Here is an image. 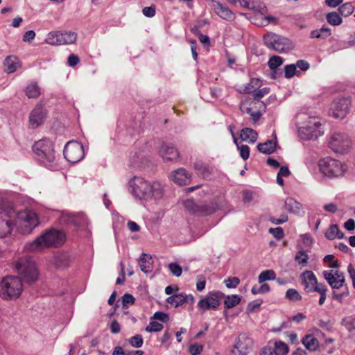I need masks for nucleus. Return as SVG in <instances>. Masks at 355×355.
<instances>
[{
    "label": "nucleus",
    "mask_w": 355,
    "mask_h": 355,
    "mask_svg": "<svg viewBox=\"0 0 355 355\" xmlns=\"http://www.w3.org/2000/svg\"><path fill=\"white\" fill-rule=\"evenodd\" d=\"M240 152V156L243 160H247L250 156V148L247 145L237 146Z\"/></svg>",
    "instance_id": "13d9d810"
},
{
    "label": "nucleus",
    "mask_w": 355,
    "mask_h": 355,
    "mask_svg": "<svg viewBox=\"0 0 355 355\" xmlns=\"http://www.w3.org/2000/svg\"><path fill=\"white\" fill-rule=\"evenodd\" d=\"M194 168L200 175H203L204 177H207L212 173L213 171L211 168L205 165L201 162L195 163Z\"/></svg>",
    "instance_id": "58836bf2"
},
{
    "label": "nucleus",
    "mask_w": 355,
    "mask_h": 355,
    "mask_svg": "<svg viewBox=\"0 0 355 355\" xmlns=\"http://www.w3.org/2000/svg\"><path fill=\"white\" fill-rule=\"evenodd\" d=\"M301 73L297 70L296 65L291 64L284 67V77L286 78H291L295 75L299 76Z\"/></svg>",
    "instance_id": "79ce46f5"
},
{
    "label": "nucleus",
    "mask_w": 355,
    "mask_h": 355,
    "mask_svg": "<svg viewBox=\"0 0 355 355\" xmlns=\"http://www.w3.org/2000/svg\"><path fill=\"white\" fill-rule=\"evenodd\" d=\"M275 277V273L272 270H266L259 274L258 282L259 284H262L267 280H274Z\"/></svg>",
    "instance_id": "c03bdc74"
},
{
    "label": "nucleus",
    "mask_w": 355,
    "mask_h": 355,
    "mask_svg": "<svg viewBox=\"0 0 355 355\" xmlns=\"http://www.w3.org/2000/svg\"><path fill=\"white\" fill-rule=\"evenodd\" d=\"M74 214L62 211L60 216V221L62 223L67 225H72L74 218Z\"/></svg>",
    "instance_id": "864d4df0"
},
{
    "label": "nucleus",
    "mask_w": 355,
    "mask_h": 355,
    "mask_svg": "<svg viewBox=\"0 0 355 355\" xmlns=\"http://www.w3.org/2000/svg\"><path fill=\"white\" fill-rule=\"evenodd\" d=\"M214 10L223 19H230L232 18L233 15L231 10L219 3L214 6Z\"/></svg>",
    "instance_id": "2f4dec72"
},
{
    "label": "nucleus",
    "mask_w": 355,
    "mask_h": 355,
    "mask_svg": "<svg viewBox=\"0 0 355 355\" xmlns=\"http://www.w3.org/2000/svg\"><path fill=\"white\" fill-rule=\"evenodd\" d=\"M73 225L80 227L87 224V218L83 213H77L73 215Z\"/></svg>",
    "instance_id": "de8ad7c7"
},
{
    "label": "nucleus",
    "mask_w": 355,
    "mask_h": 355,
    "mask_svg": "<svg viewBox=\"0 0 355 355\" xmlns=\"http://www.w3.org/2000/svg\"><path fill=\"white\" fill-rule=\"evenodd\" d=\"M285 209L289 212L299 213L301 209V205L293 198H288L285 200Z\"/></svg>",
    "instance_id": "72a5a7b5"
},
{
    "label": "nucleus",
    "mask_w": 355,
    "mask_h": 355,
    "mask_svg": "<svg viewBox=\"0 0 355 355\" xmlns=\"http://www.w3.org/2000/svg\"><path fill=\"white\" fill-rule=\"evenodd\" d=\"M241 302V297L237 295H227L225 300L224 304L226 309L232 308Z\"/></svg>",
    "instance_id": "a19ab883"
},
{
    "label": "nucleus",
    "mask_w": 355,
    "mask_h": 355,
    "mask_svg": "<svg viewBox=\"0 0 355 355\" xmlns=\"http://www.w3.org/2000/svg\"><path fill=\"white\" fill-rule=\"evenodd\" d=\"M65 241L66 235L63 231L52 228L45 231L33 241L26 243L25 248L29 252L41 251L46 248H59Z\"/></svg>",
    "instance_id": "f03ea898"
},
{
    "label": "nucleus",
    "mask_w": 355,
    "mask_h": 355,
    "mask_svg": "<svg viewBox=\"0 0 355 355\" xmlns=\"http://www.w3.org/2000/svg\"><path fill=\"white\" fill-rule=\"evenodd\" d=\"M269 291L270 286L268 284H263L261 286L259 287L254 286L251 289V292L254 295L266 293L269 292Z\"/></svg>",
    "instance_id": "3c124183"
},
{
    "label": "nucleus",
    "mask_w": 355,
    "mask_h": 355,
    "mask_svg": "<svg viewBox=\"0 0 355 355\" xmlns=\"http://www.w3.org/2000/svg\"><path fill=\"white\" fill-rule=\"evenodd\" d=\"M171 179L177 184L185 185L190 182L191 175L184 168H180L173 173Z\"/></svg>",
    "instance_id": "4be33fe9"
},
{
    "label": "nucleus",
    "mask_w": 355,
    "mask_h": 355,
    "mask_svg": "<svg viewBox=\"0 0 355 355\" xmlns=\"http://www.w3.org/2000/svg\"><path fill=\"white\" fill-rule=\"evenodd\" d=\"M318 167L322 173L329 178H337L344 175L346 168L338 160L325 157L318 162Z\"/></svg>",
    "instance_id": "6e6552de"
},
{
    "label": "nucleus",
    "mask_w": 355,
    "mask_h": 355,
    "mask_svg": "<svg viewBox=\"0 0 355 355\" xmlns=\"http://www.w3.org/2000/svg\"><path fill=\"white\" fill-rule=\"evenodd\" d=\"M302 284L304 286V290L309 293L311 288L309 284L311 283V271L306 270L301 275Z\"/></svg>",
    "instance_id": "09e8293b"
},
{
    "label": "nucleus",
    "mask_w": 355,
    "mask_h": 355,
    "mask_svg": "<svg viewBox=\"0 0 355 355\" xmlns=\"http://www.w3.org/2000/svg\"><path fill=\"white\" fill-rule=\"evenodd\" d=\"M47 116V111L44 106L38 103L29 114V127L35 129L43 124Z\"/></svg>",
    "instance_id": "2eb2a0df"
},
{
    "label": "nucleus",
    "mask_w": 355,
    "mask_h": 355,
    "mask_svg": "<svg viewBox=\"0 0 355 355\" xmlns=\"http://www.w3.org/2000/svg\"><path fill=\"white\" fill-rule=\"evenodd\" d=\"M297 248L298 251L295 256V261L299 264L306 263L309 257L308 254L304 251V246L300 242H297Z\"/></svg>",
    "instance_id": "c756f323"
},
{
    "label": "nucleus",
    "mask_w": 355,
    "mask_h": 355,
    "mask_svg": "<svg viewBox=\"0 0 355 355\" xmlns=\"http://www.w3.org/2000/svg\"><path fill=\"white\" fill-rule=\"evenodd\" d=\"M269 232L271 233L275 238L280 239L284 236V231L282 227L270 228Z\"/></svg>",
    "instance_id": "338daca9"
},
{
    "label": "nucleus",
    "mask_w": 355,
    "mask_h": 355,
    "mask_svg": "<svg viewBox=\"0 0 355 355\" xmlns=\"http://www.w3.org/2000/svg\"><path fill=\"white\" fill-rule=\"evenodd\" d=\"M62 45L73 44L77 39V34L74 32L61 33Z\"/></svg>",
    "instance_id": "ea45409f"
},
{
    "label": "nucleus",
    "mask_w": 355,
    "mask_h": 355,
    "mask_svg": "<svg viewBox=\"0 0 355 355\" xmlns=\"http://www.w3.org/2000/svg\"><path fill=\"white\" fill-rule=\"evenodd\" d=\"M261 86V80L259 78H252L250 83L241 87L239 92L243 94L253 93L257 88Z\"/></svg>",
    "instance_id": "393cba45"
},
{
    "label": "nucleus",
    "mask_w": 355,
    "mask_h": 355,
    "mask_svg": "<svg viewBox=\"0 0 355 355\" xmlns=\"http://www.w3.org/2000/svg\"><path fill=\"white\" fill-rule=\"evenodd\" d=\"M274 140H267L264 143H260L257 145L258 150L266 155L272 154L275 152L277 144V139L275 132L272 134Z\"/></svg>",
    "instance_id": "5701e85b"
},
{
    "label": "nucleus",
    "mask_w": 355,
    "mask_h": 355,
    "mask_svg": "<svg viewBox=\"0 0 355 355\" xmlns=\"http://www.w3.org/2000/svg\"><path fill=\"white\" fill-rule=\"evenodd\" d=\"M132 195L139 200H159L164 196V189L158 182L149 183L141 177H134L130 182Z\"/></svg>",
    "instance_id": "f257e3e1"
},
{
    "label": "nucleus",
    "mask_w": 355,
    "mask_h": 355,
    "mask_svg": "<svg viewBox=\"0 0 355 355\" xmlns=\"http://www.w3.org/2000/svg\"><path fill=\"white\" fill-rule=\"evenodd\" d=\"M224 294L220 291L209 292L198 302L197 306L202 313L209 309H216L220 304Z\"/></svg>",
    "instance_id": "9b49d317"
},
{
    "label": "nucleus",
    "mask_w": 355,
    "mask_h": 355,
    "mask_svg": "<svg viewBox=\"0 0 355 355\" xmlns=\"http://www.w3.org/2000/svg\"><path fill=\"white\" fill-rule=\"evenodd\" d=\"M354 11V7L351 3H346L343 4L339 8V12L341 15L344 17L349 16Z\"/></svg>",
    "instance_id": "8fccbe9b"
},
{
    "label": "nucleus",
    "mask_w": 355,
    "mask_h": 355,
    "mask_svg": "<svg viewBox=\"0 0 355 355\" xmlns=\"http://www.w3.org/2000/svg\"><path fill=\"white\" fill-rule=\"evenodd\" d=\"M203 349L202 345L193 344L189 347V352L191 355H198Z\"/></svg>",
    "instance_id": "69168bd1"
},
{
    "label": "nucleus",
    "mask_w": 355,
    "mask_h": 355,
    "mask_svg": "<svg viewBox=\"0 0 355 355\" xmlns=\"http://www.w3.org/2000/svg\"><path fill=\"white\" fill-rule=\"evenodd\" d=\"M152 258L150 255L142 253L139 259L140 269L144 273H148L152 270Z\"/></svg>",
    "instance_id": "a878e982"
},
{
    "label": "nucleus",
    "mask_w": 355,
    "mask_h": 355,
    "mask_svg": "<svg viewBox=\"0 0 355 355\" xmlns=\"http://www.w3.org/2000/svg\"><path fill=\"white\" fill-rule=\"evenodd\" d=\"M311 116L305 114H298L297 116V125L298 126V135L301 140L309 141L311 136V130L309 126Z\"/></svg>",
    "instance_id": "f3484780"
},
{
    "label": "nucleus",
    "mask_w": 355,
    "mask_h": 355,
    "mask_svg": "<svg viewBox=\"0 0 355 355\" xmlns=\"http://www.w3.org/2000/svg\"><path fill=\"white\" fill-rule=\"evenodd\" d=\"M129 343L134 347H140L144 342L141 335H136L130 338Z\"/></svg>",
    "instance_id": "4d7b16f0"
},
{
    "label": "nucleus",
    "mask_w": 355,
    "mask_h": 355,
    "mask_svg": "<svg viewBox=\"0 0 355 355\" xmlns=\"http://www.w3.org/2000/svg\"><path fill=\"white\" fill-rule=\"evenodd\" d=\"M341 324L344 326L349 332L353 333L355 331V325L352 319L344 318L341 322Z\"/></svg>",
    "instance_id": "bf43d9fd"
},
{
    "label": "nucleus",
    "mask_w": 355,
    "mask_h": 355,
    "mask_svg": "<svg viewBox=\"0 0 355 355\" xmlns=\"http://www.w3.org/2000/svg\"><path fill=\"white\" fill-rule=\"evenodd\" d=\"M168 269L171 273L176 277H180L182 272L180 266L176 263H171L168 265Z\"/></svg>",
    "instance_id": "6e6d98bb"
},
{
    "label": "nucleus",
    "mask_w": 355,
    "mask_h": 355,
    "mask_svg": "<svg viewBox=\"0 0 355 355\" xmlns=\"http://www.w3.org/2000/svg\"><path fill=\"white\" fill-rule=\"evenodd\" d=\"M33 150L37 161L46 167H53L56 162L54 147L51 140L43 139L35 143Z\"/></svg>",
    "instance_id": "7ed1b4c3"
},
{
    "label": "nucleus",
    "mask_w": 355,
    "mask_h": 355,
    "mask_svg": "<svg viewBox=\"0 0 355 355\" xmlns=\"http://www.w3.org/2000/svg\"><path fill=\"white\" fill-rule=\"evenodd\" d=\"M164 326L155 321H151L150 324L146 327V331L148 332H158L162 330Z\"/></svg>",
    "instance_id": "603ef678"
},
{
    "label": "nucleus",
    "mask_w": 355,
    "mask_h": 355,
    "mask_svg": "<svg viewBox=\"0 0 355 355\" xmlns=\"http://www.w3.org/2000/svg\"><path fill=\"white\" fill-rule=\"evenodd\" d=\"M283 61L284 60L282 58L278 55H273L269 59L268 65L271 70L275 71L278 67L281 66L283 64ZM275 74L276 71H274L272 77L275 78Z\"/></svg>",
    "instance_id": "e433bc0d"
},
{
    "label": "nucleus",
    "mask_w": 355,
    "mask_h": 355,
    "mask_svg": "<svg viewBox=\"0 0 355 355\" xmlns=\"http://www.w3.org/2000/svg\"><path fill=\"white\" fill-rule=\"evenodd\" d=\"M351 99L349 97L335 98L331 103L329 114L335 119H343L349 113Z\"/></svg>",
    "instance_id": "9d476101"
},
{
    "label": "nucleus",
    "mask_w": 355,
    "mask_h": 355,
    "mask_svg": "<svg viewBox=\"0 0 355 355\" xmlns=\"http://www.w3.org/2000/svg\"><path fill=\"white\" fill-rule=\"evenodd\" d=\"M325 237L329 240L335 239H342L344 238V234L340 231L338 225H331L325 232Z\"/></svg>",
    "instance_id": "cd10ccee"
},
{
    "label": "nucleus",
    "mask_w": 355,
    "mask_h": 355,
    "mask_svg": "<svg viewBox=\"0 0 355 355\" xmlns=\"http://www.w3.org/2000/svg\"><path fill=\"white\" fill-rule=\"evenodd\" d=\"M65 159L71 163H77L84 157V149L80 143L69 141L63 151Z\"/></svg>",
    "instance_id": "ddd939ff"
},
{
    "label": "nucleus",
    "mask_w": 355,
    "mask_h": 355,
    "mask_svg": "<svg viewBox=\"0 0 355 355\" xmlns=\"http://www.w3.org/2000/svg\"><path fill=\"white\" fill-rule=\"evenodd\" d=\"M4 66L7 72L12 73L15 71L19 66V60L15 56H8L4 60Z\"/></svg>",
    "instance_id": "7c9ffc66"
},
{
    "label": "nucleus",
    "mask_w": 355,
    "mask_h": 355,
    "mask_svg": "<svg viewBox=\"0 0 355 355\" xmlns=\"http://www.w3.org/2000/svg\"><path fill=\"white\" fill-rule=\"evenodd\" d=\"M225 286L229 288H236L240 283L238 277L228 278L224 281Z\"/></svg>",
    "instance_id": "680f3d73"
},
{
    "label": "nucleus",
    "mask_w": 355,
    "mask_h": 355,
    "mask_svg": "<svg viewBox=\"0 0 355 355\" xmlns=\"http://www.w3.org/2000/svg\"><path fill=\"white\" fill-rule=\"evenodd\" d=\"M324 134V125L320 119L312 117V139Z\"/></svg>",
    "instance_id": "bb28decb"
},
{
    "label": "nucleus",
    "mask_w": 355,
    "mask_h": 355,
    "mask_svg": "<svg viewBox=\"0 0 355 355\" xmlns=\"http://www.w3.org/2000/svg\"><path fill=\"white\" fill-rule=\"evenodd\" d=\"M263 40L266 46L279 53H287L294 48L289 39L272 33L266 34Z\"/></svg>",
    "instance_id": "0eeeda50"
},
{
    "label": "nucleus",
    "mask_w": 355,
    "mask_h": 355,
    "mask_svg": "<svg viewBox=\"0 0 355 355\" xmlns=\"http://www.w3.org/2000/svg\"><path fill=\"white\" fill-rule=\"evenodd\" d=\"M26 94L28 98H37L40 95V88L35 83H31L26 89Z\"/></svg>",
    "instance_id": "c9c22d12"
},
{
    "label": "nucleus",
    "mask_w": 355,
    "mask_h": 355,
    "mask_svg": "<svg viewBox=\"0 0 355 355\" xmlns=\"http://www.w3.org/2000/svg\"><path fill=\"white\" fill-rule=\"evenodd\" d=\"M46 43L51 45H62V34L60 32H51L45 39Z\"/></svg>",
    "instance_id": "473e14b6"
},
{
    "label": "nucleus",
    "mask_w": 355,
    "mask_h": 355,
    "mask_svg": "<svg viewBox=\"0 0 355 355\" xmlns=\"http://www.w3.org/2000/svg\"><path fill=\"white\" fill-rule=\"evenodd\" d=\"M167 303L171 304L174 307L182 306L187 303L193 304L194 303V297L191 294H185L183 293L173 295L166 299Z\"/></svg>",
    "instance_id": "6ab92c4d"
},
{
    "label": "nucleus",
    "mask_w": 355,
    "mask_h": 355,
    "mask_svg": "<svg viewBox=\"0 0 355 355\" xmlns=\"http://www.w3.org/2000/svg\"><path fill=\"white\" fill-rule=\"evenodd\" d=\"M324 277L333 289H339L345 284V277L338 270L324 271Z\"/></svg>",
    "instance_id": "a211bd4d"
},
{
    "label": "nucleus",
    "mask_w": 355,
    "mask_h": 355,
    "mask_svg": "<svg viewBox=\"0 0 355 355\" xmlns=\"http://www.w3.org/2000/svg\"><path fill=\"white\" fill-rule=\"evenodd\" d=\"M285 297L292 302H297L302 299V296L299 292L294 288L288 289L286 292Z\"/></svg>",
    "instance_id": "49530a36"
},
{
    "label": "nucleus",
    "mask_w": 355,
    "mask_h": 355,
    "mask_svg": "<svg viewBox=\"0 0 355 355\" xmlns=\"http://www.w3.org/2000/svg\"><path fill=\"white\" fill-rule=\"evenodd\" d=\"M270 92V88L269 87H263L259 90H255L253 92V97L254 99L256 101H260L264 96L268 94Z\"/></svg>",
    "instance_id": "5fc2aeb1"
},
{
    "label": "nucleus",
    "mask_w": 355,
    "mask_h": 355,
    "mask_svg": "<svg viewBox=\"0 0 355 355\" xmlns=\"http://www.w3.org/2000/svg\"><path fill=\"white\" fill-rule=\"evenodd\" d=\"M253 341L245 333L240 334L235 339L230 355H246L252 349Z\"/></svg>",
    "instance_id": "f8f14e48"
},
{
    "label": "nucleus",
    "mask_w": 355,
    "mask_h": 355,
    "mask_svg": "<svg viewBox=\"0 0 355 355\" xmlns=\"http://www.w3.org/2000/svg\"><path fill=\"white\" fill-rule=\"evenodd\" d=\"M152 318L159 320L163 322H166L169 320V316L168 314L164 312L157 311L154 313Z\"/></svg>",
    "instance_id": "0e129e2a"
},
{
    "label": "nucleus",
    "mask_w": 355,
    "mask_h": 355,
    "mask_svg": "<svg viewBox=\"0 0 355 355\" xmlns=\"http://www.w3.org/2000/svg\"><path fill=\"white\" fill-rule=\"evenodd\" d=\"M22 291L23 284L18 277L8 276L0 282V297L4 300L17 299Z\"/></svg>",
    "instance_id": "39448f33"
},
{
    "label": "nucleus",
    "mask_w": 355,
    "mask_h": 355,
    "mask_svg": "<svg viewBox=\"0 0 355 355\" xmlns=\"http://www.w3.org/2000/svg\"><path fill=\"white\" fill-rule=\"evenodd\" d=\"M156 8L155 5L148 7H144L142 10V13L147 17H153L155 15Z\"/></svg>",
    "instance_id": "e2e57ef3"
},
{
    "label": "nucleus",
    "mask_w": 355,
    "mask_h": 355,
    "mask_svg": "<svg viewBox=\"0 0 355 355\" xmlns=\"http://www.w3.org/2000/svg\"><path fill=\"white\" fill-rule=\"evenodd\" d=\"M15 211L12 209L0 208V237L3 238L10 234L13 228L12 223Z\"/></svg>",
    "instance_id": "4468645a"
},
{
    "label": "nucleus",
    "mask_w": 355,
    "mask_h": 355,
    "mask_svg": "<svg viewBox=\"0 0 355 355\" xmlns=\"http://www.w3.org/2000/svg\"><path fill=\"white\" fill-rule=\"evenodd\" d=\"M313 284V290L320 294L318 303L320 305H322L326 300L327 288L324 284L318 283L315 276L312 273V284Z\"/></svg>",
    "instance_id": "b1692460"
},
{
    "label": "nucleus",
    "mask_w": 355,
    "mask_h": 355,
    "mask_svg": "<svg viewBox=\"0 0 355 355\" xmlns=\"http://www.w3.org/2000/svg\"><path fill=\"white\" fill-rule=\"evenodd\" d=\"M185 209L189 211L198 215H209L215 211L213 205L206 204H196L193 199H187L183 202Z\"/></svg>",
    "instance_id": "dca6fc26"
},
{
    "label": "nucleus",
    "mask_w": 355,
    "mask_h": 355,
    "mask_svg": "<svg viewBox=\"0 0 355 355\" xmlns=\"http://www.w3.org/2000/svg\"><path fill=\"white\" fill-rule=\"evenodd\" d=\"M159 152L163 159L166 162L175 161L179 157L178 151L171 144H163Z\"/></svg>",
    "instance_id": "aec40b11"
},
{
    "label": "nucleus",
    "mask_w": 355,
    "mask_h": 355,
    "mask_svg": "<svg viewBox=\"0 0 355 355\" xmlns=\"http://www.w3.org/2000/svg\"><path fill=\"white\" fill-rule=\"evenodd\" d=\"M260 355H276V354L272 346L267 345L262 349Z\"/></svg>",
    "instance_id": "774afa93"
},
{
    "label": "nucleus",
    "mask_w": 355,
    "mask_h": 355,
    "mask_svg": "<svg viewBox=\"0 0 355 355\" xmlns=\"http://www.w3.org/2000/svg\"><path fill=\"white\" fill-rule=\"evenodd\" d=\"M272 348L275 349L276 355H286L288 352L287 345L282 341L275 342Z\"/></svg>",
    "instance_id": "4c0bfd02"
},
{
    "label": "nucleus",
    "mask_w": 355,
    "mask_h": 355,
    "mask_svg": "<svg viewBox=\"0 0 355 355\" xmlns=\"http://www.w3.org/2000/svg\"><path fill=\"white\" fill-rule=\"evenodd\" d=\"M328 145L334 153L345 154L351 148V141L345 133L336 132L329 137Z\"/></svg>",
    "instance_id": "1a4fd4ad"
},
{
    "label": "nucleus",
    "mask_w": 355,
    "mask_h": 355,
    "mask_svg": "<svg viewBox=\"0 0 355 355\" xmlns=\"http://www.w3.org/2000/svg\"><path fill=\"white\" fill-rule=\"evenodd\" d=\"M53 264L57 268H62L68 266V257L64 254H57L53 257Z\"/></svg>",
    "instance_id": "37998d69"
},
{
    "label": "nucleus",
    "mask_w": 355,
    "mask_h": 355,
    "mask_svg": "<svg viewBox=\"0 0 355 355\" xmlns=\"http://www.w3.org/2000/svg\"><path fill=\"white\" fill-rule=\"evenodd\" d=\"M240 136L243 141L254 143L257 139L258 134L252 128H245L241 130Z\"/></svg>",
    "instance_id": "c85d7f7f"
},
{
    "label": "nucleus",
    "mask_w": 355,
    "mask_h": 355,
    "mask_svg": "<svg viewBox=\"0 0 355 355\" xmlns=\"http://www.w3.org/2000/svg\"><path fill=\"white\" fill-rule=\"evenodd\" d=\"M331 34V29L327 27L326 26H323L320 29H316L312 31V38H319V39H326Z\"/></svg>",
    "instance_id": "f704fd0d"
},
{
    "label": "nucleus",
    "mask_w": 355,
    "mask_h": 355,
    "mask_svg": "<svg viewBox=\"0 0 355 355\" xmlns=\"http://www.w3.org/2000/svg\"><path fill=\"white\" fill-rule=\"evenodd\" d=\"M122 302H123V308H128V304H134L135 298L132 295H130L129 293H125L122 297Z\"/></svg>",
    "instance_id": "052dcab7"
},
{
    "label": "nucleus",
    "mask_w": 355,
    "mask_h": 355,
    "mask_svg": "<svg viewBox=\"0 0 355 355\" xmlns=\"http://www.w3.org/2000/svg\"><path fill=\"white\" fill-rule=\"evenodd\" d=\"M14 225L23 234H29L39 224V220L36 214L32 210L26 209L15 213Z\"/></svg>",
    "instance_id": "423d86ee"
},
{
    "label": "nucleus",
    "mask_w": 355,
    "mask_h": 355,
    "mask_svg": "<svg viewBox=\"0 0 355 355\" xmlns=\"http://www.w3.org/2000/svg\"><path fill=\"white\" fill-rule=\"evenodd\" d=\"M17 274L28 284L35 283L39 278V270L35 262L31 257H21L15 264Z\"/></svg>",
    "instance_id": "20e7f679"
},
{
    "label": "nucleus",
    "mask_w": 355,
    "mask_h": 355,
    "mask_svg": "<svg viewBox=\"0 0 355 355\" xmlns=\"http://www.w3.org/2000/svg\"><path fill=\"white\" fill-rule=\"evenodd\" d=\"M326 18L327 22L332 26H338L343 21L340 15L336 12H331L328 13L326 16Z\"/></svg>",
    "instance_id": "a18cd8bd"
},
{
    "label": "nucleus",
    "mask_w": 355,
    "mask_h": 355,
    "mask_svg": "<svg viewBox=\"0 0 355 355\" xmlns=\"http://www.w3.org/2000/svg\"><path fill=\"white\" fill-rule=\"evenodd\" d=\"M253 6L254 8L252 10H256L258 12V17L261 19V23L259 24V26H266L270 23V21L275 19L274 17L270 16L264 17V14L266 12L267 9L263 3L254 1Z\"/></svg>",
    "instance_id": "412c9836"
}]
</instances>
